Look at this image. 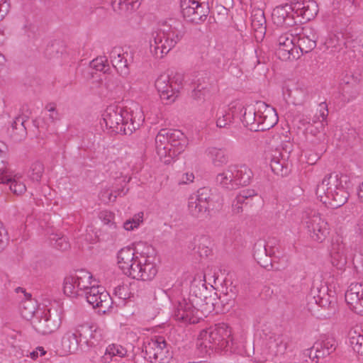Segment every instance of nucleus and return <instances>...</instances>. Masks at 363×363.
Instances as JSON below:
<instances>
[{
    "mask_svg": "<svg viewBox=\"0 0 363 363\" xmlns=\"http://www.w3.org/2000/svg\"><path fill=\"white\" fill-rule=\"evenodd\" d=\"M347 177L339 176L336 173L327 174L316 187L318 199L325 206L331 208H337L343 206L349 198L347 191Z\"/></svg>",
    "mask_w": 363,
    "mask_h": 363,
    "instance_id": "f257e3e1",
    "label": "nucleus"
},
{
    "mask_svg": "<svg viewBox=\"0 0 363 363\" xmlns=\"http://www.w3.org/2000/svg\"><path fill=\"white\" fill-rule=\"evenodd\" d=\"M103 120L112 132L131 135L140 128L144 118L140 112H129L118 105L111 104L105 110Z\"/></svg>",
    "mask_w": 363,
    "mask_h": 363,
    "instance_id": "f03ea898",
    "label": "nucleus"
},
{
    "mask_svg": "<svg viewBox=\"0 0 363 363\" xmlns=\"http://www.w3.org/2000/svg\"><path fill=\"white\" fill-rule=\"evenodd\" d=\"M189 144L187 137L177 129H161L155 137V146L160 157L174 158L186 148Z\"/></svg>",
    "mask_w": 363,
    "mask_h": 363,
    "instance_id": "7ed1b4c3",
    "label": "nucleus"
},
{
    "mask_svg": "<svg viewBox=\"0 0 363 363\" xmlns=\"http://www.w3.org/2000/svg\"><path fill=\"white\" fill-rule=\"evenodd\" d=\"M184 31L170 26L168 30H158L152 32L150 41L151 53L156 58H162L183 38Z\"/></svg>",
    "mask_w": 363,
    "mask_h": 363,
    "instance_id": "20e7f679",
    "label": "nucleus"
},
{
    "mask_svg": "<svg viewBox=\"0 0 363 363\" xmlns=\"http://www.w3.org/2000/svg\"><path fill=\"white\" fill-rule=\"evenodd\" d=\"M199 338L208 342L209 347L215 350H231L234 345L231 328L225 323H216L201 330Z\"/></svg>",
    "mask_w": 363,
    "mask_h": 363,
    "instance_id": "39448f33",
    "label": "nucleus"
},
{
    "mask_svg": "<svg viewBox=\"0 0 363 363\" xmlns=\"http://www.w3.org/2000/svg\"><path fill=\"white\" fill-rule=\"evenodd\" d=\"M31 324L35 330L43 335L55 332L62 323V308L60 306L44 310L38 309Z\"/></svg>",
    "mask_w": 363,
    "mask_h": 363,
    "instance_id": "423d86ee",
    "label": "nucleus"
},
{
    "mask_svg": "<svg viewBox=\"0 0 363 363\" xmlns=\"http://www.w3.org/2000/svg\"><path fill=\"white\" fill-rule=\"evenodd\" d=\"M252 109L254 121L251 123V132L268 130L277 123L279 118L275 109L265 102L256 101Z\"/></svg>",
    "mask_w": 363,
    "mask_h": 363,
    "instance_id": "0eeeda50",
    "label": "nucleus"
},
{
    "mask_svg": "<svg viewBox=\"0 0 363 363\" xmlns=\"http://www.w3.org/2000/svg\"><path fill=\"white\" fill-rule=\"evenodd\" d=\"M143 352L150 362L168 363L171 358L167 344L164 337L158 336L144 344Z\"/></svg>",
    "mask_w": 363,
    "mask_h": 363,
    "instance_id": "6e6552de",
    "label": "nucleus"
},
{
    "mask_svg": "<svg viewBox=\"0 0 363 363\" xmlns=\"http://www.w3.org/2000/svg\"><path fill=\"white\" fill-rule=\"evenodd\" d=\"M305 224L311 238L314 241L321 243L329 235L328 223L320 213L311 212L305 219Z\"/></svg>",
    "mask_w": 363,
    "mask_h": 363,
    "instance_id": "1a4fd4ad",
    "label": "nucleus"
},
{
    "mask_svg": "<svg viewBox=\"0 0 363 363\" xmlns=\"http://www.w3.org/2000/svg\"><path fill=\"white\" fill-rule=\"evenodd\" d=\"M247 108L240 102L235 101L229 105L228 110L218 111L216 113V125L218 128H227L233 120L239 116L245 128H247L248 122L245 119Z\"/></svg>",
    "mask_w": 363,
    "mask_h": 363,
    "instance_id": "9d476101",
    "label": "nucleus"
},
{
    "mask_svg": "<svg viewBox=\"0 0 363 363\" xmlns=\"http://www.w3.org/2000/svg\"><path fill=\"white\" fill-rule=\"evenodd\" d=\"M174 316L177 320L191 324L197 323L203 319L198 306L189 298H183L178 302L174 309Z\"/></svg>",
    "mask_w": 363,
    "mask_h": 363,
    "instance_id": "9b49d317",
    "label": "nucleus"
},
{
    "mask_svg": "<svg viewBox=\"0 0 363 363\" xmlns=\"http://www.w3.org/2000/svg\"><path fill=\"white\" fill-rule=\"evenodd\" d=\"M84 296L94 308H99V311L104 313L111 307L113 303L109 294L100 286L91 287L90 291H86Z\"/></svg>",
    "mask_w": 363,
    "mask_h": 363,
    "instance_id": "f8f14e48",
    "label": "nucleus"
},
{
    "mask_svg": "<svg viewBox=\"0 0 363 363\" xmlns=\"http://www.w3.org/2000/svg\"><path fill=\"white\" fill-rule=\"evenodd\" d=\"M296 40V37L289 33H284L278 38L276 54L280 60L286 61L299 57Z\"/></svg>",
    "mask_w": 363,
    "mask_h": 363,
    "instance_id": "ddd939ff",
    "label": "nucleus"
},
{
    "mask_svg": "<svg viewBox=\"0 0 363 363\" xmlns=\"http://www.w3.org/2000/svg\"><path fill=\"white\" fill-rule=\"evenodd\" d=\"M109 57L121 76L125 77L129 74V65L133 60V53L124 51L121 47H115L110 52Z\"/></svg>",
    "mask_w": 363,
    "mask_h": 363,
    "instance_id": "4468645a",
    "label": "nucleus"
},
{
    "mask_svg": "<svg viewBox=\"0 0 363 363\" xmlns=\"http://www.w3.org/2000/svg\"><path fill=\"white\" fill-rule=\"evenodd\" d=\"M294 4L288 3L276 6L272 13L273 23L279 27H291L297 23Z\"/></svg>",
    "mask_w": 363,
    "mask_h": 363,
    "instance_id": "2eb2a0df",
    "label": "nucleus"
},
{
    "mask_svg": "<svg viewBox=\"0 0 363 363\" xmlns=\"http://www.w3.org/2000/svg\"><path fill=\"white\" fill-rule=\"evenodd\" d=\"M79 340L89 347L96 346L101 340V334L97 327L88 323L78 325L75 329Z\"/></svg>",
    "mask_w": 363,
    "mask_h": 363,
    "instance_id": "dca6fc26",
    "label": "nucleus"
},
{
    "mask_svg": "<svg viewBox=\"0 0 363 363\" xmlns=\"http://www.w3.org/2000/svg\"><path fill=\"white\" fill-rule=\"evenodd\" d=\"M360 81L359 74L349 72L343 76L341 79V87L345 100L349 102L357 97Z\"/></svg>",
    "mask_w": 363,
    "mask_h": 363,
    "instance_id": "f3484780",
    "label": "nucleus"
},
{
    "mask_svg": "<svg viewBox=\"0 0 363 363\" xmlns=\"http://www.w3.org/2000/svg\"><path fill=\"white\" fill-rule=\"evenodd\" d=\"M267 30L266 18L264 11L261 9H253L251 11V31H254V38L257 42L264 38Z\"/></svg>",
    "mask_w": 363,
    "mask_h": 363,
    "instance_id": "a211bd4d",
    "label": "nucleus"
},
{
    "mask_svg": "<svg viewBox=\"0 0 363 363\" xmlns=\"http://www.w3.org/2000/svg\"><path fill=\"white\" fill-rule=\"evenodd\" d=\"M294 9L296 17H301L303 21H309L316 16L318 6L314 0H301L294 3Z\"/></svg>",
    "mask_w": 363,
    "mask_h": 363,
    "instance_id": "6ab92c4d",
    "label": "nucleus"
},
{
    "mask_svg": "<svg viewBox=\"0 0 363 363\" xmlns=\"http://www.w3.org/2000/svg\"><path fill=\"white\" fill-rule=\"evenodd\" d=\"M363 299V285L352 283L345 293V301L354 312L362 311L361 302Z\"/></svg>",
    "mask_w": 363,
    "mask_h": 363,
    "instance_id": "aec40b11",
    "label": "nucleus"
},
{
    "mask_svg": "<svg viewBox=\"0 0 363 363\" xmlns=\"http://www.w3.org/2000/svg\"><path fill=\"white\" fill-rule=\"evenodd\" d=\"M210 287L208 288L206 280L194 279L191 284L189 298L191 301L199 306L202 303V299L209 293Z\"/></svg>",
    "mask_w": 363,
    "mask_h": 363,
    "instance_id": "412c9836",
    "label": "nucleus"
},
{
    "mask_svg": "<svg viewBox=\"0 0 363 363\" xmlns=\"http://www.w3.org/2000/svg\"><path fill=\"white\" fill-rule=\"evenodd\" d=\"M267 345L273 355H281L284 354L287 349V337L283 335L273 333L267 339Z\"/></svg>",
    "mask_w": 363,
    "mask_h": 363,
    "instance_id": "4be33fe9",
    "label": "nucleus"
},
{
    "mask_svg": "<svg viewBox=\"0 0 363 363\" xmlns=\"http://www.w3.org/2000/svg\"><path fill=\"white\" fill-rule=\"evenodd\" d=\"M212 242L208 235H202L196 236L189 246L201 257H207L211 252Z\"/></svg>",
    "mask_w": 363,
    "mask_h": 363,
    "instance_id": "5701e85b",
    "label": "nucleus"
},
{
    "mask_svg": "<svg viewBox=\"0 0 363 363\" xmlns=\"http://www.w3.org/2000/svg\"><path fill=\"white\" fill-rule=\"evenodd\" d=\"M188 210L192 216L201 220H206L210 217L211 207L208 204L201 203L194 196L189 199Z\"/></svg>",
    "mask_w": 363,
    "mask_h": 363,
    "instance_id": "b1692460",
    "label": "nucleus"
},
{
    "mask_svg": "<svg viewBox=\"0 0 363 363\" xmlns=\"http://www.w3.org/2000/svg\"><path fill=\"white\" fill-rule=\"evenodd\" d=\"M155 88L160 93V97L164 99L174 101L177 96H174L172 89L170 77L167 74H161L157 77L155 83Z\"/></svg>",
    "mask_w": 363,
    "mask_h": 363,
    "instance_id": "393cba45",
    "label": "nucleus"
},
{
    "mask_svg": "<svg viewBox=\"0 0 363 363\" xmlns=\"http://www.w3.org/2000/svg\"><path fill=\"white\" fill-rule=\"evenodd\" d=\"M208 294L202 299V303L198 306L203 318L207 317L210 313L215 310L216 306L218 305V294L212 285H210V291Z\"/></svg>",
    "mask_w": 363,
    "mask_h": 363,
    "instance_id": "a878e982",
    "label": "nucleus"
},
{
    "mask_svg": "<svg viewBox=\"0 0 363 363\" xmlns=\"http://www.w3.org/2000/svg\"><path fill=\"white\" fill-rule=\"evenodd\" d=\"M316 40L317 36L312 31H310L309 34L306 33L299 34L296 40V48L302 54L308 53L316 47Z\"/></svg>",
    "mask_w": 363,
    "mask_h": 363,
    "instance_id": "bb28decb",
    "label": "nucleus"
},
{
    "mask_svg": "<svg viewBox=\"0 0 363 363\" xmlns=\"http://www.w3.org/2000/svg\"><path fill=\"white\" fill-rule=\"evenodd\" d=\"M235 166H229L223 172L217 174L216 182L218 184L228 190L236 189V180H235Z\"/></svg>",
    "mask_w": 363,
    "mask_h": 363,
    "instance_id": "cd10ccee",
    "label": "nucleus"
},
{
    "mask_svg": "<svg viewBox=\"0 0 363 363\" xmlns=\"http://www.w3.org/2000/svg\"><path fill=\"white\" fill-rule=\"evenodd\" d=\"M268 57L261 50H255V55L251 56V65H254L253 72L258 76L265 77L268 70L266 64Z\"/></svg>",
    "mask_w": 363,
    "mask_h": 363,
    "instance_id": "c85d7f7f",
    "label": "nucleus"
},
{
    "mask_svg": "<svg viewBox=\"0 0 363 363\" xmlns=\"http://www.w3.org/2000/svg\"><path fill=\"white\" fill-rule=\"evenodd\" d=\"M26 120L23 116L16 117L13 121L11 128L9 129L11 137L16 141H21L24 139L27 135V130L25 126Z\"/></svg>",
    "mask_w": 363,
    "mask_h": 363,
    "instance_id": "c756f323",
    "label": "nucleus"
},
{
    "mask_svg": "<svg viewBox=\"0 0 363 363\" xmlns=\"http://www.w3.org/2000/svg\"><path fill=\"white\" fill-rule=\"evenodd\" d=\"M249 199L250 189L240 191L233 203V211L237 214L247 212L250 207Z\"/></svg>",
    "mask_w": 363,
    "mask_h": 363,
    "instance_id": "7c9ffc66",
    "label": "nucleus"
},
{
    "mask_svg": "<svg viewBox=\"0 0 363 363\" xmlns=\"http://www.w3.org/2000/svg\"><path fill=\"white\" fill-rule=\"evenodd\" d=\"M77 279L76 272L73 274L65 277L63 281V291L66 296L72 298L82 296V294L77 288V285H78Z\"/></svg>",
    "mask_w": 363,
    "mask_h": 363,
    "instance_id": "2f4dec72",
    "label": "nucleus"
},
{
    "mask_svg": "<svg viewBox=\"0 0 363 363\" xmlns=\"http://www.w3.org/2000/svg\"><path fill=\"white\" fill-rule=\"evenodd\" d=\"M134 250L130 247L121 249L117 254L118 264L121 270L130 266V263L136 259Z\"/></svg>",
    "mask_w": 363,
    "mask_h": 363,
    "instance_id": "473e14b6",
    "label": "nucleus"
},
{
    "mask_svg": "<svg viewBox=\"0 0 363 363\" xmlns=\"http://www.w3.org/2000/svg\"><path fill=\"white\" fill-rule=\"evenodd\" d=\"M127 353L128 350L126 348L120 345L112 344L106 347L104 355L101 357V362L103 363H108L112 360L113 357H123L128 356Z\"/></svg>",
    "mask_w": 363,
    "mask_h": 363,
    "instance_id": "72a5a7b5",
    "label": "nucleus"
},
{
    "mask_svg": "<svg viewBox=\"0 0 363 363\" xmlns=\"http://www.w3.org/2000/svg\"><path fill=\"white\" fill-rule=\"evenodd\" d=\"M77 275L78 285L77 288L79 289L80 293L82 294V296L85 295L86 291H90L92 279V274L86 269H81L76 271Z\"/></svg>",
    "mask_w": 363,
    "mask_h": 363,
    "instance_id": "f704fd0d",
    "label": "nucleus"
},
{
    "mask_svg": "<svg viewBox=\"0 0 363 363\" xmlns=\"http://www.w3.org/2000/svg\"><path fill=\"white\" fill-rule=\"evenodd\" d=\"M157 273V269L156 264L148 260L147 257L143 256L140 280H152L156 276Z\"/></svg>",
    "mask_w": 363,
    "mask_h": 363,
    "instance_id": "c9c22d12",
    "label": "nucleus"
},
{
    "mask_svg": "<svg viewBox=\"0 0 363 363\" xmlns=\"http://www.w3.org/2000/svg\"><path fill=\"white\" fill-rule=\"evenodd\" d=\"M206 152L216 167H222L228 163V156L223 149L209 147L206 150Z\"/></svg>",
    "mask_w": 363,
    "mask_h": 363,
    "instance_id": "e433bc0d",
    "label": "nucleus"
},
{
    "mask_svg": "<svg viewBox=\"0 0 363 363\" xmlns=\"http://www.w3.org/2000/svg\"><path fill=\"white\" fill-rule=\"evenodd\" d=\"M280 153L276 152L275 155H272L269 157L270 160V167L272 171L277 174L281 176H286L288 174V167L285 164V161L284 160L279 159Z\"/></svg>",
    "mask_w": 363,
    "mask_h": 363,
    "instance_id": "4c0bfd02",
    "label": "nucleus"
},
{
    "mask_svg": "<svg viewBox=\"0 0 363 363\" xmlns=\"http://www.w3.org/2000/svg\"><path fill=\"white\" fill-rule=\"evenodd\" d=\"M79 340V337L77 334V331L74 333H67L62 339L63 346L67 349V351L70 353L75 352L79 345H82Z\"/></svg>",
    "mask_w": 363,
    "mask_h": 363,
    "instance_id": "58836bf2",
    "label": "nucleus"
},
{
    "mask_svg": "<svg viewBox=\"0 0 363 363\" xmlns=\"http://www.w3.org/2000/svg\"><path fill=\"white\" fill-rule=\"evenodd\" d=\"M143 258V256H140V257H137L130 263V266H128L127 268L122 270L123 274L133 279L140 280Z\"/></svg>",
    "mask_w": 363,
    "mask_h": 363,
    "instance_id": "ea45409f",
    "label": "nucleus"
},
{
    "mask_svg": "<svg viewBox=\"0 0 363 363\" xmlns=\"http://www.w3.org/2000/svg\"><path fill=\"white\" fill-rule=\"evenodd\" d=\"M181 10L183 17L189 22L198 23V18L196 14L195 5L191 1L186 0H181Z\"/></svg>",
    "mask_w": 363,
    "mask_h": 363,
    "instance_id": "a19ab883",
    "label": "nucleus"
},
{
    "mask_svg": "<svg viewBox=\"0 0 363 363\" xmlns=\"http://www.w3.org/2000/svg\"><path fill=\"white\" fill-rule=\"evenodd\" d=\"M194 198L201 203L208 204V206L211 207L216 202V195L212 192L210 188L203 187L197 191V194Z\"/></svg>",
    "mask_w": 363,
    "mask_h": 363,
    "instance_id": "79ce46f5",
    "label": "nucleus"
},
{
    "mask_svg": "<svg viewBox=\"0 0 363 363\" xmlns=\"http://www.w3.org/2000/svg\"><path fill=\"white\" fill-rule=\"evenodd\" d=\"M325 44L327 49L330 50L331 52H340L347 47L342 34H340V35H333L327 39Z\"/></svg>",
    "mask_w": 363,
    "mask_h": 363,
    "instance_id": "37998d69",
    "label": "nucleus"
},
{
    "mask_svg": "<svg viewBox=\"0 0 363 363\" xmlns=\"http://www.w3.org/2000/svg\"><path fill=\"white\" fill-rule=\"evenodd\" d=\"M51 245L60 251H66L69 249L70 244L67 238L63 235L52 233L50 235Z\"/></svg>",
    "mask_w": 363,
    "mask_h": 363,
    "instance_id": "c03bdc74",
    "label": "nucleus"
},
{
    "mask_svg": "<svg viewBox=\"0 0 363 363\" xmlns=\"http://www.w3.org/2000/svg\"><path fill=\"white\" fill-rule=\"evenodd\" d=\"M314 349H322L328 350L329 354L333 352L336 349V342L333 337H323L322 340L316 341L313 344Z\"/></svg>",
    "mask_w": 363,
    "mask_h": 363,
    "instance_id": "a18cd8bd",
    "label": "nucleus"
},
{
    "mask_svg": "<svg viewBox=\"0 0 363 363\" xmlns=\"http://www.w3.org/2000/svg\"><path fill=\"white\" fill-rule=\"evenodd\" d=\"M13 177V171L9 167L5 156L0 155V184H4L11 181Z\"/></svg>",
    "mask_w": 363,
    "mask_h": 363,
    "instance_id": "49530a36",
    "label": "nucleus"
},
{
    "mask_svg": "<svg viewBox=\"0 0 363 363\" xmlns=\"http://www.w3.org/2000/svg\"><path fill=\"white\" fill-rule=\"evenodd\" d=\"M350 344L353 350L360 355H363V335L350 331L349 333Z\"/></svg>",
    "mask_w": 363,
    "mask_h": 363,
    "instance_id": "de8ad7c7",
    "label": "nucleus"
},
{
    "mask_svg": "<svg viewBox=\"0 0 363 363\" xmlns=\"http://www.w3.org/2000/svg\"><path fill=\"white\" fill-rule=\"evenodd\" d=\"M305 356H308L313 363H318L320 359H323L325 357L330 355L328 350L322 349H314L313 345L303 352Z\"/></svg>",
    "mask_w": 363,
    "mask_h": 363,
    "instance_id": "09e8293b",
    "label": "nucleus"
},
{
    "mask_svg": "<svg viewBox=\"0 0 363 363\" xmlns=\"http://www.w3.org/2000/svg\"><path fill=\"white\" fill-rule=\"evenodd\" d=\"M43 172V164L39 161H36L30 166L29 177L31 180L38 182L40 181Z\"/></svg>",
    "mask_w": 363,
    "mask_h": 363,
    "instance_id": "8fccbe9b",
    "label": "nucleus"
},
{
    "mask_svg": "<svg viewBox=\"0 0 363 363\" xmlns=\"http://www.w3.org/2000/svg\"><path fill=\"white\" fill-rule=\"evenodd\" d=\"M320 106V115L318 116H314L312 119L313 124L320 122V128H323L327 125V117L328 116V105L325 102H322L319 104Z\"/></svg>",
    "mask_w": 363,
    "mask_h": 363,
    "instance_id": "3c124183",
    "label": "nucleus"
},
{
    "mask_svg": "<svg viewBox=\"0 0 363 363\" xmlns=\"http://www.w3.org/2000/svg\"><path fill=\"white\" fill-rule=\"evenodd\" d=\"M236 167V170L235 171V180H236V188L238 186L247 185L250 181V176L247 175L246 179H245L244 175L246 174L247 167L246 165L240 166V168H238V165H235Z\"/></svg>",
    "mask_w": 363,
    "mask_h": 363,
    "instance_id": "603ef678",
    "label": "nucleus"
},
{
    "mask_svg": "<svg viewBox=\"0 0 363 363\" xmlns=\"http://www.w3.org/2000/svg\"><path fill=\"white\" fill-rule=\"evenodd\" d=\"M194 5V9H196V14L198 18V23L199 21H205L210 12L208 2L203 1Z\"/></svg>",
    "mask_w": 363,
    "mask_h": 363,
    "instance_id": "864d4df0",
    "label": "nucleus"
},
{
    "mask_svg": "<svg viewBox=\"0 0 363 363\" xmlns=\"http://www.w3.org/2000/svg\"><path fill=\"white\" fill-rule=\"evenodd\" d=\"M62 45L60 41L54 40L47 45L45 52L49 57H54L62 52Z\"/></svg>",
    "mask_w": 363,
    "mask_h": 363,
    "instance_id": "5fc2aeb1",
    "label": "nucleus"
},
{
    "mask_svg": "<svg viewBox=\"0 0 363 363\" xmlns=\"http://www.w3.org/2000/svg\"><path fill=\"white\" fill-rule=\"evenodd\" d=\"M320 294L318 295L316 303L321 307L330 310L335 311L336 302L330 299V296L328 294L323 293V296H321V291H319Z\"/></svg>",
    "mask_w": 363,
    "mask_h": 363,
    "instance_id": "6e6d98bb",
    "label": "nucleus"
},
{
    "mask_svg": "<svg viewBox=\"0 0 363 363\" xmlns=\"http://www.w3.org/2000/svg\"><path fill=\"white\" fill-rule=\"evenodd\" d=\"M4 184H9V189L16 195H21L26 191V185L23 182L13 178V176L11 179V181L5 182Z\"/></svg>",
    "mask_w": 363,
    "mask_h": 363,
    "instance_id": "4d7b16f0",
    "label": "nucleus"
},
{
    "mask_svg": "<svg viewBox=\"0 0 363 363\" xmlns=\"http://www.w3.org/2000/svg\"><path fill=\"white\" fill-rule=\"evenodd\" d=\"M254 253L253 257L256 260L257 258L265 256L269 254L266 248V242L264 240H258L255 244L253 247Z\"/></svg>",
    "mask_w": 363,
    "mask_h": 363,
    "instance_id": "13d9d810",
    "label": "nucleus"
},
{
    "mask_svg": "<svg viewBox=\"0 0 363 363\" xmlns=\"http://www.w3.org/2000/svg\"><path fill=\"white\" fill-rule=\"evenodd\" d=\"M194 84H196L194 88H196V93L201 92V91L210 92L211 84L210 83L208 77H201L199 78Z\"/></svg>",
    "mask_w": 363,
    "mask_h": 363,
    "instance_id": "bf43d9fd",
    "label": "nucleus"
},
{
    "mask_svg": "<svg viewBox=\"0 0 363 363\" xmlns=\"http://www.w3.org/2000/svg\"><path fill=\"white\" fill-rule=\"evenodd\" d=\"M128 191V189H126V191H124V188L118 189V194H113L112 191H110L109 190H105L101 192L100 199L104 202H113L116 201L118 195H120L121 192L123 193V195H125Z\"/></svg>",
    "mask_w": 363,
    "mask_h": 363,
    "instance_id": "052dcab7",
    "label": "nucleus"
},
{
    "mask_svg": "<svg viewBox=\"0 0 363 363\" xmlns=\"http://www.w3.org/2000/svg\"><path fill=\"white\" fill-rule=\"evenodd\" d=\"M37 311L35 306L32 304L30 302L25 303L23 304V307L21 309V315L22 316L27 320H33L35 316V314L37 313Z\"/></svg>",
    "mask_w": 363,
    "mask_h": 363,
    "instance_id": "680f3d73",
    "label": "nucleus"
},
{
    "mask_svg": "<svg viewBox=\"0 0 363 363\" xmlns=\"http://www.w3.org/2000/svg\"><path fill=\"white\" fill-rule=\"evenodd\" d=\"M331 255V262L333 266L341 269L347 263L346 254H342L341 252L337 253H330Z\"/></svg>",
    "mask_w": 363,
    "mask_h": 363,
    "instance_id": "e2e57ef3",
    "label": "nucleus"
},
{
    "mask_svg": "<svg viewBox=\"0 0 363 363\" xmlns=\"http://www.w3.org/2000/svg\"><path fill=\"white\" fill-rule=\"evenodd\" d=\"M114 217V213L111 211H103L99 213V218L102 220L104 225H108L112 229L116 228V223L113 221Z\"/></svg>",
    "mask_w": 363,
    "mask_h": 363,
    "instance_id": "0e129e2a",
    "label": "nucleus"
},
{
    "mask_svg": "<svg viewBox=\"0 0 363 363\" xmlns=\"http://www.w3.org/2000/svg\"><path fill=\"white\" fill-rule=\"evenodd\" d=\"M143 213H141V216L138 214V217L136 216L133 218L132 219L126 220L125 223H123V228L126 230H132L134 228H137L140 223L143 221Z\"/></svg>",
    "mask_w": 363,
    "mask_h": 363,
    "instance_id": "69168bd1",
    "label": "nucleus"
},
{
    "mask_svg": "<svg viewBox=\"0 0 363 363\" xmlns=\"http://www.w3.org/2000/svg\"><path fill=\"white\" fill-rule=\"evenodd\" d=\"M264 201L261 196H259L255 190L251 189V207L261 209L264 206Z\"/></svg>",
    "mask_w": 363,
    "mask_h": 363,
    "instance_id": "338daca9",
    "label": "nucleus"
},
{
    "mask_svg": "<svg viewBox=\"0 0 363 363\" xmlns=\"http://www.w3.org/2000/svg\"><path fill=\"white\" fill-rule=\"evenodd\" d=\"M170 81L174 94L177 96L176 94L179 92L182 84L183 76L179 74H176L173 77H170Z\"/></svg>",
    "mask_w": 363,
    "mask_h": 363,
    "instance_id": "774afa93",
    "label": "nucleus"
}]
</instances>
